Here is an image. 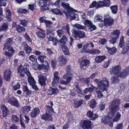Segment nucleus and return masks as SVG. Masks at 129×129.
I'll return each mask as SVG.
<instances>
[{
	"label": "nucleus",
	"mask_w": 129,
	"mask_h": 129,
	"mask_svg": "<svg viewBox=\"0 0 129 129\" xmlns=\"http://www.w3.org/2000/svg\"><path fill=\"white\" fill-rule=\"evenodd\" d=\"M94 83L97 85V88H96L93 85H91L92 87L85 88L83 93L82 95H85L87 93L92 92L94 89H96V92L98 95V98H101L103 95H102V92L107 91V87L109 86V81L106 78H103L101 80L96 78L94 80Z\"/></svg>",
	"instance_id": "f257e3e1"
},
{
	"label": "nucleus",
	"mask_w": 129,
	"mask_h": 129,
	"mask_svg": "<svg viewBox=\"0 0 129 129\" xmlns=\"http://www.w3.org/2000/svg\"><path fill=\"white\" fill-rule=\"evenodd\" d=\"M120 103V101L119 99H116L114 100L112 102L110 103L109 109H110L111 112L108 113V116L103 115L102 116L101 119L102 122L105 124L107 123L109 121V118H112L114 116V113L119 109L118 108V105Z\"/></svg>",
	"instance_id": "f03ea898"
},
{
	"label": "nucleus",
	"mask_w": 129,
	"mask_h": 129,
	"mask_svg": "<svg viewBox=\"0 0 129 129\" xmlns=\"http://www.w3.org/2000/svg\"><path fill=\"white\" fill-rule=\"evenodd\" d=\"M61 6L63 7V8L67 10V12L65 11H63V12L68 19H70V20H76V21L79 20L78 15L75 13L76 12V11L71 8V7H70L69 6V4L62 3L61 4Z\"/></svg>",
	"instance_id": "7ed1b4c3"
},
{
	"label": "nucleus",
	"mask_w": 129,
	"mask_h": 129,
	"mask_svg": "<svg viewBox=\"0 0 129 129\" xmlns=\"http://www.w3.org/2000/svg\"><path fill=\"white\" fill-rule=\"evenodd\" d=\"M18 72L20 73V75L21 77H24L25 76V74L28 76V82L30 85H33V84H36V81L34 78L31 75V73L29 71L27 68H24L22 66H20L18 68Z\"/></svg>",
	"instance_id": "20e7f679"
},
{
	"label": "nucleus",
	"mask_w": 129,
	"mask_h": 129,
	"mask_svg": "<svg viewBox=\"0 0 129 129\" xmlns=\"http://www.w3.org/2000/svg\"><path fill=\"white\" fill-rule=\"evenodd\" d=\"M49 105L50 106L46 105V112L41 116L42 119H44V120H53V117H52V113L54 112V109L52 107L53 105V102H50Z\"/></svg>",
	"instance_id": "39448f33"
},
{
	"label": "nucleus",
	"mask_w": 129,
	"mask_h": 129,
	"mask_svg": "<svg viewBox=\"0 0 129 129\" xmlns=\"http://www.w3.org/2000/svg\"><path fill=\"white\" fill-rule=\"evenodd\" d=\"M67 70V73L63 76V79H65L66 81L61 80L60 82V84L67 85V84H69L70 82L72 80V77H73V76L72 75V72H71L70 67H68Z\"/></svg>",
	"instance_id": "423d86ee"
},
{
	"label": "nucleus",
	"mask_w": 129,
	"mask_h": 129,
	"mask_svg": "<svg viewBox=\"0 0 129 129\" xmlns=\"http://www.w3.org/2000/svg\"><path fill=\"white\" fill-rule=\"evenodd\" d=\"M47 31V37L48 41H52L53 42L54 46L57 45L58 40L57 39V38H54V29L52 27H48L46 28Z\"/></svg>",
	"instance_id": "0eeeda50"
},
{
	"label": "nucleus",
	"mask_w": 129,
	"mask_h": 129,
	"mask_svg": "<svg viewBox=\"0 0 129 129\" xmlns=\"http://www.w3.org/2000/svg\"><path fill=\"white\" fill-rule=\"evenodd\" d=\"M63 30H66L68 35L70 36V27L69 24H66L61 27V30H58L56 31L58 37H61L62 35L64 34Z\"/></svg>",
	"instance_id": "6e6552de"
},
{
	"label": "nucleus",
	"mask_w": 129,
	"mask_h": 129,
	"mask_svg": "<svg viewBox=\"0 0 129 129\" xmlns=\"http://www.w3.org/2000/svg\"><path fill=\"white\" fill-rule=\"evenodd\" d=\"M46 59V57L44 55H40L38 57V60L41 63H43L42 65L41 66V67L42 69H44L45 71H47L49 69V63L47 61H44Z\"/></svg>",
	"instance_id": "1a4fd4ad"
},
{
	"label": "nucleus",
	"mask_w": 129,
	"mask_h": 129,
	"mask_svg": "<svg viewBox=\"0 0 129 129\" xmlns=\"http://www.w3.org/2000/svg\"><path fill=\"white\" fill-rule=\"evenodd\" d=\"M11 45H13V38H10L7 39L6 43L4 45L3 50H8L14 52V48L11 47Z\"/></svg>",
	"instance_id": "9d476101"
},
{
	"label": "nucleus",
	"mask_w": 129,
	"mask_h": 129,
	"mask_svg": "<svg viewBox=\"0 0 129 129\" xmlns=\"http://www.w3.org/2000/svg\"><path fill=\"white\" fill-rule=\"evenodd\" d=\"M72 33L74 35V38H79L80 39H83L85 38V32L81 31H77L75 29H73Z\"/></svg>",
	"instance_id": "9b49d317"
},
{
	"label": "nucleus",
	"mask_w": 129,
	"mask_h": 129,
	"mask_svg": "<svg viewBox=\"0 0 129 129\" xmlns=\"http://www.w3.org/2000/svg\"><path fill=\"white\" fill-rule=\"evenodd\" d=\"M120 70H121V68L120 66H114L110 69V73L114 75H118L119 72H120Z\"/></svg>",
	"instance_id": "f8f14e48"
},
{
	"label": "nucleus",
	"mask_w": 129,
	"mask_h": 129,
	"mask_svg": "<svg viewBox=\"0 0 129 129\" xmlns=\"http://www.w3.org/2000/svg\"><path fill=\"white\" fill-rule=\"evenodd\" d=\"M103 7H104L103 1H99L98 2H96V1H93L90 5L89 8H96V9H99V8H103Z\"/></svg>",
	"instance_id": "ddd939ff"
},
{
	"label": "nucleus",
	"mask_w": 129,
	"mask_h": 129,
	"mask_svg": "<svg viewBox=\"0 0 129 129\" xmlns=\"http://www.w3.org/2000/svg\"><path fill=\"white\" fill-rule=\"evenodd\" d=\"M81 125L83 129H92L91 122L90 120H85L83 121Z\"/></svg>",
	"instance_id": "4468645a"
},
{
	"label": "nucleus",
	"mask_w": 129,
	"mask_h": 129,
	"mask_svg": "<svg viewBox=\"0 0 129 129\" xmlns=\"http://www.w3.org/2000/svg\"><path fill=\"white\" fill-rule=\"evenodd\" d=\"M8 102L13 106H15V107H20V103L17 99L13 97L11 98L8 101Z\"/></svg>",
	"instance_id": "2eb2a0df"
},
{
	"label": "nucleus",
	"mask_w": 129,
	"mask_h": 129,
	"mask_svg": "<svg viewBox=\"0 0 129 129\" xmlns=\"http://www.w3.org/2000/svg\"><path fill=\"white\" fill-rule=\"evenodd\" d=\"M12 74V72L10 69L6 70L4 73V78L6 81H9L11 80V75Z\"/></svg>",
	"instance_id": "dca6fc26"
},
{
	"label": "nucleus",
	"mask_w": 129,
	"mask_h": 129,
	"mask_svg": "<svg viewBox=\"0 0 129 129\" xmlns=\"http://www.w3.org/2000/svg\"><path fill=\"white\" fill-rule=\"evenodd\" d=\"M53 75H54V79L52 82V86H55L56 84L59 83V80H60V78L58 76V75H59V73H58V72H54Z\"/></svg>",
	"instance_id": "f3484780"
},
{
	"label": "nucleus",
	"mask_w": 129,
	"mask_h": 129,
	"mask_svg": "<svg viewBox=\"0 0 129 129\" xmlns=\"http://www.w3.org/2000/svg\"><path fill=\"white\" fill-rule=\"evenodd\" d=\"M80 63L81 67H84V66H88L90 62L85 57H83L80 59Z\"/></svg>",
	"instance_id": "a211bd4d"
},
{
	"label": "nucleus",
	"mask_w": 129,
	"mask_h": 129,
	"mask_svg": "<svg viewBox=\"0 0 129 129\" xmlns=\"http://www.w3.org/2000/svg\"><path fill=\"white\" fill-rule=\"evenodd\" d=\"M40 113V109L39 108L36 107L33 109L32 111L30 113V116L32 118H35L37 116V115H39V114Z\"/></svg>",
	"instance_id": "6ab92c4d"
},
{
	"label": "nucleus",
	"mask_w": 129,
	"mask_h": 129,
	"mask_svg": "<svg viewBox=\"0 0 129 129\" xmlns=\"http://www.w3.org/2000/svg\"><path fill=\"white\" fill-rule=\"evenodd\" d=\"M58 93H59V90L52 87L49 88L47 91L48 95H53V94H58Z\"/></svg>",
	"instance_id": "aec40b11"
},
{
	"label": "nucleus",
	"mask_w": 129,
	"mask_h": 129,
	"mask_svg": "<svg viewBox=\"0 0 129 129\" xmlns=\"http://www.w3.org/2000/svg\"><path fill=\"white\" fill-rule=\"evenodd\" d=\"M57 61L58 62V64L60 66H63V65H65V64H66L67 62L66 58H65V57H64V56L62 55L59 56V57L57 59Z\"/></svg>",
	"instance_id": "412c9836"
},
{
	"label": "nucleus",
	"mask_w": 129,
	"mask_h": 129,
	"mask_svg": "<svg viewBox=\"0 0 129 129\" xmlns=\"http://www.w3.org/2000/svg\"><path fill=\"white\" fill-rule=\"evenodd\" d=\"M87 116L89 117L91 120H94L95 118H97L98 117V115L97 114H93L91 111H89L87 113Z\"/></svg>",
	"instance_id": "4be33fe9"
},
{
	"label": "nucleus",
	"mask_w": 129,
	"mask_h": 129,
	"mask_svg": "<svg viewBox=\"0 0 129 129\" xmlns=\"http://www.w3.org/2000/svg\"><path fill=\"white\" fill-rule=\"evenodd\" d=\"M1 109L3 112V117H6L9 114V109L5 105H2Z\"/></svg>",
	"instance_id": "5701e85b"
},
{
	"label": "nucleus",
	"mask_w": 129,
	"mask_h": 129,
	"mask_svg": "<svg viewBox=\"0 0 129 129\" xmlns=\"http://www.w3.org/2000/svg\"><path fill=\"white\" fill-rule=\"evenodd\" d=\"M120 34V31H119V30H114L113 32L111 33L110 38H116V39H118Z\"/></svg>",
	"instance_id": "b1692460"
},
{
	"label": "nucleus",
	"mask_w": 129,
	"mask_h": 129,
	"mask_svg": "<svg viewBox=\"0 0 129 129\" xmlns=\"http://www.w3.org/2000/svg\"><path fill=\"white\" fill-rule=\"evenodd\" d=\"M106 59V56L105 55H101L97 56L95 61L96 63H101L102 61H104Z\"/></svg>",
	"instance_id": "393cba45"
},
{
	"label": "nucleus",
	"mask_w": 129,
	"mask_h": 129,
	"mask_svg": "<svg viewBox=\"0 0 129 129\" xmlns=\"http://www.w3.org/2000/svg\"><path fill=\"white\" fill-rule=\"evenodd\" d=\"M104 24L105 26H111V25H113V19L111 18H105Z\"/></svg>",
	"instance_id": "a878e982"
},
{
	"label": "nucleus",
	"mask_w": 129,
	"mask_h": 129,
	"mask_svg": "<svg viewBox=\"0 0 129 129\" xmlns=\"http://www.w3.org/2000/svg\"><path fill=\"white\" fill-rule=\"evenodd\" d=\"M106 48L109 54H110V55H114V54L117 52V49L115 47L112 48L106 47Z\"/></svg>",
	"instance_id": "bb28decb"
},
{
	"label": "nucleus",
	"mask_w": 129,
	"mask_h": 129,
	"mask_svg": "<svg viewBox=\"0 0 129 129\" xmlns=\"http://www.w3.org/2000/svg\"><path fill=\"white\" fill-rule=\"evenodd\" d=\"M129 73V67H127L123 72L121 73L120 77L121 78H125L126 76L128 75Z\"/></svg>",
	"instance_id": "cd10ccee"
},
{
	"label": "nucleus",
	"mask_w": 129,
	"mask_h": 129,
	"mask_svg": "<svg viewBox=\"0 0 129 129\" xmlns=\"http://www.w3.org/2000/svg\"><path fill=\"white\" fill-rule=\"evenodd\" d=\"M24 50L25 51L26 54H30L32 52V48L28 45L27 43H23Z\"/></svg>",
	"instance_id": "c85d7f7f"
},
{
	"label": "nucleus",
	"mask_w": 129,
	"mask_h": 129,
	"mask_svg": "<svg viewBox=\"0 0 129 129\" xmlns=\"http://www.w3.org/2000/svg\"><path fill=\"white\" fill-rule=\"evenodd\" d=\"M6 19L8 21V22H11L12 21V12H11V10L10 9L5 10Z\"/></svg>",
	"instance_id": "c756f323"
},
{
	"label": "nucleus",
	"mask_w": 129,
	"mask_h": 129,
	"mask_svg": "<svg viewBox=\"0 0 129 129\" xmlns=\"http://www.w3.org/2000/svg\"><path fill=\"white\" fill-rule=\"evenodd\" d=\"M86 53L91 54L92 55H95L96 54H99L100 51L98 49H88L86 50Z\"/></svg>",
	"instance_id": "7c9ffc66"
},
{
	"label": "nucleus",
	"mask_w": 129,
	"mask_h": 129,
	"mask_svg": "<svg viewBox=\"0 0 129 129\" xmlns=\"http://www.w3.org/2000/svg\"><path fill=\"white\" fill-rule=\"evenodd\" d=\"M39 82L42 86H44L46 84V77L42 75L39 76Z\"/></svg>",
	"instance_id": "2f4dec72"
},
{
	"label": "nucleus",
	"mask_w": 129,
	"mask_h": 129,
	"mask_svg": "<svg viewBox=\"0 0 129 129\" xmlns=\"http://www.w3.org/2000/svg\"><path fill=\"white\" fill-rule=\"evenodd\" d=\"M49 0H39L38 4L39 6L41 8V9H43V8H45L46 6H47V4Z\"/></svg>",
	"instance_id": "473e14b6"
},
{
	"label": "nucleus",
	"mask_w": 129,
	"mask_h": 129,
	"mask_svg": "<svg viewBox=\"0 0 129 129\" xmlns=\"http://www.w3.org/2000/svg\"><path fill=\"white\" fill-rule=\"evenodd\" d=\"M82 104H85V102L83 100H80L79 101H75L74 102V106L77 108L82 105Z\"/></svg>",
	"instance_id": "72a5a7b5"
},
{
	"label": "nucleus",
	"mask_w": 129,
	"mask_h": 129,
	"mask_svg": "<svg viewBox=\"0 0 129 129\" xmlns=\"http://www.w3.org/2000/svg\"><path fill=\"white\" fill-rule=\"evenodd\" d=\"M9 29V23L6 22L3 23L2 26L0 27V33L3 31H6Z\"/></svg>",
	"instance_id": "f704fd0d"
},
{
	"label": "nucleus",
	"mask_w": 129,
	"mask_h": 129,
	"mask_svg": "<svg viewBox=\"0 0 129 129\" xmlns=\"http://www.w3.org/2000/svg\"><path fill=\"white\" fill-rule=\"evenodd\" d=\"M37 29L39 30L38 32L37 33V36H38L39 38L44 39V38H45V31H44V30L40 28H37Z\"/></svg>",
	"instance_id": "c9c22d12"
},
{
	"label": "nucleus",
	"mask_w": 129,
	"mask_h": 129,
	"mask_svg": "<svg viewBox=\"0 0 129 129\" xmlns=\"http://www.w3.org/2000/svg\"><path fill=\"white\" fill-rule=\"evenodd\" d=\"M61 49L64 55H67L68 56L70 55V52H69V50L68 49V48H67V46L62 45L61 46Z\"/></svg>",
	"instance_id": "e433bc0d"
},
{
	"label": "nucleus",
	"mask_w": 129,
	"mask_h": 129,
	"mask_svg": "<svg viewBox=\"0 0 129 129\" xmlns=\"http://www.w3.org/2000/svg\"><path fill=\"white\" fill-rule=\"evenodd\" d=\"M128 50H129V40L127 41L125 47H124L122 49V54H126L127 52H128Z\"/></svg>",
	"instance_id": "4c0bfd02"
},
{
	"label": "nucleus",
	"mask_w": 129,
	"mask_h": 129,
	"mask_svg": "<svg viewBox=\"0 0 129 129\" xmlns=\"http://www.w3.org/2000/svg\"><path fill=\"white\" fill-rule=\"evenodd\" d=\"M59 42L61 46H64L63 45H65L67 42V37L66 36H63Z\"/></svg>",
	"instance_id": "58836bf2"
},
{
	"label": "nucleus",
	"mask_w": 129,
	"mask_h": 129,
	"mask_svg": "<svg viewBox=\"0 0 129 129\" xmlns=\"http://www.w3.org/2000/svg\"><path fill=\"white\" fill-rule=\"evenodd\" d=\"M23 91L26 93V95H30V94H32V91L29 90V88H28V87L26 86H23Z\"/></svg>",
	"instance_id": "ea45409f"
},
{
	"label": "nucleus",
	"mask_w": 129,
	"mask_h": 129,
	"mask_svg": "<svg viewBox=\"0 0 129 129\" xmlns=\"http://www.w3.org/2000/svg\"><path fill=\"white\" fill-rule=\"evenodd\" d=\"M89 105L91 107V108H94L95 106H96V102L95 100H92L91 101L89 102Z\"/></svg>",
	"instance_id": "a19ab883"
},
{
	"label": "nucleus",
	"mask_w": 129,
	"mask_h": 129,
	"mask_svg": "<svg viewBox=\"0 0 129 129\" xmlns=\"http://www.w3.org/2000/svg\"><path fill=\"white\" fill-rule=\"evenodd\" d=\"M15 53V50L13 49V51H5V55L6 56V57H9V58H11L12 56H13V54Z\"/></svg>",
	"instance_id": "79ce46f5"
},
{
	"label": "nucleus",
	"mask_w": 129,
	"mask_h": 129,
	"mask_svg": "<svg viewBox=\"0 0 129 129\" xmlns=\"http://www.w3.org/2000/svg\"><path fill=\"white\" fill-rule=\"evenodd\" d=\"M121 116V115L120 114V113L119 112L116 113L115 117H114V119H113V121L114 122L117 121L118 120H119Z\"/></svg>",
	"instance_id": "37998d69"
},
{
	"label": "nucleus",
	"mask_w": 129,
	"mask_h": 129,
	"mask_svg": "<svg viewBox=\"0 0 129 129\" xmlns=\"http://www.w3.org/2000/svg\"><path fill=\"white\" fill-rule=\"evenodd\" d=\"M124 38V37H123L122 36L120 39V41H119V46L120 47V48H122V47H123V46H124V40L123 39Z\"/></svg>",
	"instance_id": "c03bdc74"
},
{
	"label": "nucleus",
	"mask_w": 129,
	"mask_h": 129,
	"mask_svg": "<svg viewBox=\"0 0 129 129\" xmlns=\"http://www.w3.org/2000/svg\"><path fill=\"white\" fill-rule=\"evenodd\" d=\"M30 110H31V106H24L22 109V111L24 113L29 112Z\"/></svg>",
	"instance_id": "a18cd8bd"
},
{
	"label": "nucleus",
	"mask_w": 129,
	"mask_h": 129,
	"mask_svg": "<svg viewBox=\"0 0 129 129\" xmlns=\"http://www.w3.org/2000/svg\"><path fill=\"white\" fill-rule=\"evenodd\" d=\"M112 14H117V6H113L111 7L110 8Z\"/></svg>",
	"instance_id": "49530a36"
},
{
	"label": "nucleus",
	"mask_w": 129,
	"mask_h": 129,
	"mask_svg": "<svg viewBox=\"0 0 129 129\" xmlns=\"http://www.w3.org/2000/svg\"><path fill=\"white\" fill-rule=\"evenodd\" d=\"M11 120L13 122H18L19 121V117L16 115H13L11 117Z\"/></svg>",
	"instance_id": "de8ad7c7"
},
{
	"label": "nucleus",
	"mask_w": 129,
	"mask_h": 129,
	"mask_svg": "<svg viewBox=\"0 0 129 129\" xmlns=\"http://www.w3.org/2000/svg\"><path fill=\"white\" fill-rule=\"evenodd\" d=\"M16 30L19 33H22V32L25 31V28L21 27L20 25H18L16 26Z\"/></svg>",
	"instance_id": "09e8293b"
},
{
	"label": "nucleus",
	"mask_w": 129,
	"mask_h": 129,
	"mask_svg": "<svg viewBox=\"0 0 129 129\" xmlns=\"http://www.w3.org/2000/svg\"><path fill=\"white\" fill-rule=\"evenodd\" d=\"M29 59L31 62H37V57L34 55H30Z\"/></svg>",
	"instance_id": "8fccbe9b"
},
{
	"label": "nucleus",
	"mask_w": 129,
	"mask_h": 129,
	"mask_svg": "<svg viewBox=\"0 0 129 129\" xmlns=\"http://www.w3.org/2000/svg\"><path fill=\"white\" fill-rule=\"evenodd\" d=\"M81 81L88 84V83H89V82H90V77H89V78H82L81 79Z\"/></svg>",
	"instance_id": "3c124183"
},
{
	"label": "nucleus",
	"mask_w": 129,
	"mask_h": 129,
	"mask_svg": "<svg viewBox=\"0 0 129 129\" xmlns=\"http://www.w3.org/2000/svg\"><path fill=\"white\" fill-rule=\"evenodd\" d=\"M104 7H109L110 6V0H103Z\"/></svg>",
	"instance_id": "603ef678"
},
{
	"label": "nucleus",
	"mask_w": 129,
	"mask_h": 129,
	"mask_svg": "<svg viewBox=\"0 0 129 129\" xmlns=\"http://www.w3.org/2000/svg\"><path fill=\"white\" fill-rule=\"evenodd\" d=\"M119 76H114L112 78L113 83H118L119 82V80L118 79Z\"/></svg>",
	"instance_id": "864d4df0"
},
{
	"label": "nucleus",
	"mask_w": 129,
	"mask_h": 129,
	"mask_svg": "<svg viewBox=\"0 0 129 129\" xmlns=\"http://www.w3.org/2000/svg\"><path fill=\"white\" fill-rule=\"evenodd\" d=\"M32 67L33 69H35V70H37L38 69H40L41 66L38 64L37 62H35V64H32Z\"/></svg>",
	"instance_id": "5fc2aeb1"
},
{
	"label": "nucleus",
	"mask_w": 129,
	"mask_h": 129,
	"mask_svg": "<svg viewBox=\"0 0 129 129\" xmlns=\"http://www.w3.org/2000/svg\"><path fill=\"white\" fill-rule=\"evenodd\" d=\"M52 13H53V14H55V15H61L62 14V12L57 9H53L52 10Z\"/></svg>",
	"instance_id": "6e6d98bb"
},
{
	"label": "nucleus",
	"mask_w": 129,
	"mask_h": 129,
	"mask_svg": "<svg viewBox=\"0 0 129 129\" xmlns=\"http://www.w3.org/2000/svg\"><path fill=\"white\" fill-rule=\"evenodd\" d=\"M95 22H102V17L97 15L94 18Z\"/></svg>",
	"instance_id": "4d7b16f0"
},
{
	"label": "nucleus",
	"mask_w": 129,
	"mask_h": 129,
	"mask_svg": "<svg viewBox=\"0 0 129 129\" xmlns=\"http://www.w3.org/2000/svg\"><path fill=\"white\" fill-rule=\"evenodd\" d=\"M76 89L78 93H79L80 94H82V93H83V91H82V90H81V89L79 88V86L78 85H77L76 86Z\"/></svg>",
	"instance_id": "13d9d810"
},
{
	"label": "nucleus",
	"mask_w": 129,
	"mask_h": 129,
	"mask_svg": "<svg viewBox=\"0 0 129 129\" xmlns=\"http://www.w3.org/2000/svg\"><path fill=\"white\" fill-rule=\"evenodd\" d=\"M74 26L75 28H77V29H81V30H83L85 29V27L79 24H75Z\"/></svg>",
	"instance_id": "bf43d9fd"
},
{
	"label": "nucleus",
	"mask_w": 129,
	"mask_h": 129,
	"mask_svg": "<svg viewBox=\"0 0 129 129\" xmlns=\"http://www.w3.org/2000/svg\"><path fill=\"white\" fill-rule=\"evenodd\" d=\"M107 42V40L105 38H102L100 39L99 41V44H101V45H105Z\"/></svg>",
	"instance_id": "052dcab7"
},
{
	"label": "nucleus",
	"mask_w": 129,
	"mask_h": 129,
	"mask_svg": "<svg viewBox=\"0 0 129 129\" xmlns=\"http://www.w3.org/2000/svg\"><path fill=\"white\" fill-rule=\"evenodd\" d=\"M111 39L110 40L109 42L110 43V44H112L113 45H114V44H115V43H116V42L117 41V39L115 37H113V38H111Z\"/></svg>",
	"instance_id": "680f3d73"
},
{
	"label": "nucleus",
	"mask_w": 129,
	"mask_h": 129,
	"mask_svg": "<svg viewBox=\"0 0 129 129\" xmlns=\"http://www.w3.org/2000/svg\"><path fill=\"white\" fill-rule=\"evenodd\" d=\"M46 28H50L51 27V25H52L53 23L49 20H46L45 23Z\"/></svg>",
	"instance_id": "e2e57ef3"
},
{
	"label": "nucleus",
	"mask_w": 129,
	"mask_h": 129,
	"mask_svg": "<svg viewBox=\"0 0 129 129\" xmlns=\"http://www.w3.org/2000/svg\"><path fill=\"white\" fill-rule=\"evenodd\" d=\"M68 120L69 121H71L73 119V115L71 113H69L67 115Z\"/></svg>",
	"instance_id": "0e129e2a"
},
{
	"label": "nucleus",
	"mask_w": 129,
	"mask_h": 129,
	"mask_svg": "<svg viewBox=\"0 0 129 129\" xmlns=\"http://www.w3.org/2000/svg\"><path fill=\"white\" fill-rule=\"evenodd\" d=\"M92 24V22H91V21H89V20H87L85 22V25L86 26H87V27H90Z\"/></svg>",
	"instance_id": "69168bd1"
},
{
	"label": "nucleus",
	"mask_w": 129,
	"mask_h": 129,
	"mask_svg": "<svg viewBox=\"0 0 129 129\" xmlns=\"http://www.w3.org/2000/svg\"><path fill=\"white\" fill-rule=\"evenodd\" d=\"M46 21H47V20L46 19L45 17H42L39 18V22L40 23H44L45 24Z\"/></svg>",
	"instance_id": "338daca9"
},
{
	"label": "nucleus",
	"mask_w": 129,
	"mask_h": 129,
	"mask_svg": "<svg viewBox=\"0 0 129 129\" xmlns=\"http://www.w3.org/2000/svg\"><path fill=\"white\" fill-rule=\"evenodd\" d=\"M123 128V126L122 123H120L117 124L115 127V129H122Z\"/></svg>",
	"instance_id": "774afa93"
}]
</instances>
